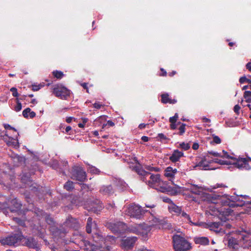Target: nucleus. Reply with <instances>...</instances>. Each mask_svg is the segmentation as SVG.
<instances>
[{
  "instance_id": "1",
  "label": "nucleus",
  "mask_w": 251,
  "mask_h": 251,
  "mask_svg": "<svg viewBox=\"0 0 251 251\" xmlns=\"http://www.w3.org/2000/svg\"><path fill=\"white\" fill-rule=\"evenodd\" d=\"M139 175L142 176L143 181H147V184L151 187H152L159 191L163 192L164 188L161 186L163 181L160 178L159 174H151L144 170L137 169L134 167Z\"/></svg>"
},
{
  "instance_id": "2",
  "label": "nucleus",
  "mask_w": 251,
  "mask_h": 251,
  "mask_svg": "<svg viewBox=\"0 0 251 251\" xmlns=\"http://www.w3.org/2000/svg\"><path fill=\"white\" fill-rule=\"evenodd\" d=\"M172 240L175 251H190L192 248V244L180 235H174Z\"/></svg>"
},
{
  "instance_id": "3",
  "label": "nucleus",
  "mask_w": 251,
  "mask_h": 251,
  "mask_svg": "<svg viewBox=\"0 0 251 251\" xmlns=\"http://www.w3.org/2000/svg\"><path fill=\"white\" fill-rule=\"evenodd\" d=\"M145 212L148 210H144L141 206L135 203L129 205L125 210L126 215L137 219H141Z\"/></svg>"
},
{
  "instance_id": "4",
  "label": "nucleus",
  "mask_w": 251,
  "mask_h": 251,
  "mask_svg": "<svg viewBox=\"0 0 251 251\" xmlns=\"http://www.w3.org/2000/svg\"><path fill=\"white\" fill-rule=\"evenodd\" d=\"M238 238L237 239L234 237L228 238V246L230 248L236 249L238 248V242L239 241L243 242L244 243L247 242L249 240V235L245 232L240 231L238 232Z\"/></svg>"
},
{
  "instance_id": "5",
  "label": "nucleus",
  "mask_w": 251,
  "mask_h": 251,
  "mask_svg": "<svg viewBox=\"0 0 251 251\" xmlns=\"http://www.w3.org/2000/svg\"><path fill=\"white\" fill-rule=\"evenodd\" d=\"M238 205V204H231V205H224L219 208L213 207L211 209L212 213L210 214L213 216H217L221 219L224 217L226 219V216L231 215L233 211L231 209V206L234 207Z\"/></svg>"
},
{
  "instance_id": "6",
  "label": "nucleus",
  "mask_w": 251,
  "mask_h": 251,
  "mask_svg": "<svg viewBox=\"0 0 251 251\" xmlns=\"http://www.w3.org/2000/svg\"><path fill=\"white\" fill-rule=\"evenodd\" d=\"M22 239V236L19 234H14L0 240L1 245L18 246Z\"/></svg>"
},
{
  "instance_id": "7",
  "label": "nucleus",
  "mask_w": 251,
  "mask_h": 251,
  "mask_svg": "<svg viewBox=\"0 0 251 251\" xmlns=\"http://www.w3.org/2000/svg\"><path fill=\"white\" fill-rule=\"evenodd\" d=\"M93 239L95 243H92L90 241H88L92 246L98 245L100 247H104L105 249L107 248V246H109L107 244V239H105L101 234V233L99 232H96L93 234ZM86 241L84 240L82 241V243L84 244V250H86L85 248H86L84 242ZM87 241V240H86Z\"/></svg>"
},
{
  "instance_id": "8",
  "label": "nucleus",
  "mask_w": 251,
  "mask_h": 251,
  "mask_svg": "<svg viewBox=\"0 0 251 251\" xmlns=\"http://www.w3.org/2000/svg\"><path fill=\"white\" fill-rule=\"evenodd\" d=\"M234 159H231L233 161H231V164L234 167L242 170H249L251 167L249 164V160L245 158L238 157L236 158L233 157Z\"/></svg>"
},
{
  "instance_id": "9",
  "label": "nucleus",
  "mask_w": 251,
  "mask_h": 251,
  "mask_svg": "<svg viewBox=\"0 0 251 251\" xmlns=\"http://www.w3.org/2000/svg\"><path fill=\"white\" fill-rule=\"evenodd\" d=\"M71 178L79 181H84L86 178V174L83 169L79 166L73 168Z\"/></svg>"
},
{
  "instance_id": "10",
  "label": "nucleus",
  "mask_w": 251,
  "mask_h": 251,
  "mask_svg": "<svg viewBox=\"0 0 251 251\" xmlns=\"http://www.w3.org/2000/svg\"><path fill=\"white\" fill-rule=\"evenodd\" d=\"M53 93L57 97L62 100H66L70 94V91L62 85L54 87Z\"/></svg>"
},
{
  "instance_id": "11",
  "label": "nucleus",
  "mask_w": 251,
  "mask_h": 251,
  "mask_svg": "<svg viewBox=\"0 0 251 251\" xmlns=\"http://www.w3.org/2000/svg\"><path fill=\"white\" fill-rule=\"evenodd\" d=\"M107 226L114 233L123 232L126 228V226L121 222H110Z\"/></svg>"
},
{
  "instance_id": "12",
  "label": "nucleus",
  "mask_w": 251,
  "mask_h": 251,
  "mask_svg": "<svg viewBox=\"0 0 251 251\" xmlns=\"http://www.w3.org/2000/svg\"><path fill=\"white\" fill-rule=\"evenodd\" d=\"M137 240L136 237H128L121 240V247L125 249L128 250L133 247Z\"/></svg>"
},
{
  "instance_id": "13",
  "label": "nucleus",
  "mask_w": 251,
  "mask_h": 251,
  "mask_svg": "<svg viewBox=\"0 0 251 251\" xmlns=\"http://www.w3.org/2000/svg\"><path fill=\"white\" fill-rule=\"evenodd\" d=\"M84 243L86 247L85 249L87 251H110L111 249L110 246H107V248L105 249L104 247H100L98 245L93 246L87 241H85Z\"/></svg>"
},
{
  "instance_id": "14",
  "label": "nucleus",
  "mask_w": 251,
  "mask_h": 251,
  "mask_svg": "<svg viewBox=\"0 0 251 251\" xmlns=\"http://www.w3.org/2000/svg\"><path fill=\"white\" fill-rule=\"evenodd\" d=\"M151 216L149 218V222L150 226H158L160 228V226L163 224L164 221L155 217L152 213Z\"/></svg>"
},
{
  "instance_id": "15",
  "label": "nucleus",
  "mask_w": 251,
  "mask_h": 251,
  "mask_svg": "<svg viewBox=\"0 0 251 251\" xmlns=\"http://www.w3.org/2000/svg\"><path fill=\"white\" fill-rule=\"evenodd\" d=\"M186 190L189 191L191 193L197 195H201L203 194V189L201 186L197 185H191L185 188Z\"/></svg>"
},
{
  "instance_id": "16",
  "label": "nucleus",
  "mask_w": 251,
  "mask_h": 251,
  "mask_svg": "<svg viewBox=\"0 0 251 251\" xmlns=\"http://www.w3.org/2000/svg\"><path fill=\"white\" fill-rule=\"evenodd\" d=\"M211 163V161L208 160L206 158L202 159V160L198 163V164L195 166V167H200L202 168V169L204 170H214L215 168L210 167L209 164Z\"/></svg>"
},
{
  "instance_id": "17",
  "label": "nucleus",
  "mask_w": 251,
  "mask_h": 251,
  "mask_svg": "<svg viewBox=\"0 0 251 251\" xmlns=\"http://www.w3.org/2000/svg\"><path fill=\"white\" fill-rule=\"evenodd\" d=\"M24 242V244L29 248L36 249L38 248L37 242L33 238H25Z\"/></svg>"
},
{
  "instance_id": "18",
  "label": "nucleus",
  "mask_w": 251,
  "mask_h": 251,
  "mask_svg": "<svg viewBox=\"0 0 251 251\" xmlns=\"http://www.w3.org/2000/svg\"><path fill=\"white\" fill-rule=\"evenodd\" d=\"M183 152L178 150H175L169 157V160L173 163H176L179 160L180 158L183 156Z\"/></svg>"
},
{
  "instance_id": "19",
  "label": "nucleus",
  "mask_w": 251,
  "mask_h": 251,
  "mask_svg": "<svg viewBox=\"0 0 251 251\" xmlns=\"http://www.w3.org/2000/svg\"><path fill=\"white\" fill-rule=\"evenodd\" d=\"M99 191L103 195L110 196L114 193L113 188L111 185L101 186Z\"/></svg>"
},
{
  "instance_id": "20",
  "label": "nucleus",
  "mask_w": 251,
  "mask_h": 251,
  "mask_svg": "<svg viewBox=\"0 0 251 251\" xmlns=\"http://www.w3.org/2000/svg\"><path fill=\"white\" fill-rule=\"evenodd\" d=\"M177 172V171L176 169H173L171 167H168L165 170L164 175L166 177L168 178L169 180H171L174 178Z\"/></svg>"
},
{
  "instance_id": "21",
  "label": "nucleus",
  "mask_w": 251,
  "mask_h": 251,
  "mask_svg": "<svg viewBox=\"0 0 251 251\" xmlns=\"http://www.w3.org/2000/svg\"><path fill=\"white\" fill-rule=\"evenodd\" d=\"M10 203L13 206V207L10 208V211L12 212H17L21 208L22 204L18 199L16 198L12 199Z\"/></svg>"
},
{
  "instance_id": "22",
  "label": "nucleus",
  "mask_w": 251,
  "mask_h": 251,
  "mask_svg": "<svg viewBox=\"0 0 251 251\" xmlns=\"http://www.w3.org/2000/svg\"><path fill=\"white\" fill-rule=\"evenodd\" d=\"M208 153L212 154V155L216 157H220L222 158H226L227 159H234L233 156H231L228 155V152L223 151L222 152H218L214 151H208Z\"/></svg>"
},
{
  "instance_id": "23",
  "label": "nucleus",
  "mask_w": 251,
  "mask_h": 251,
  "mask_svg": "<svg viewBox=\"0 0 251 251\" xmlns=\"http://www.w3.org/2000/svg\"><path fill=\"white\" fill-rule=\"evenodd\" d=\"M194 241L196 244L201 245H207L209 244V240L207 237L197 236L194 238Z\"/></svg>"
},
{
  "instance_id": "24",
  "label": "nucleus",
  "mask_w": 251,
  "mask_h": 251,
  "mask_svg": "<svg viewBox=\"0 0 251 251\" xmlns=\"http://www.w3.org/2000/svg\"><path fill=\"white\" fill-rule=\"evenodd\" d=\"M65 224L66 226H68L71 228H75L78 226V221L75 218L72 217H68L67 219Z\"/></svg>"
},
{
  "instance_id": "25",
  "label": "nucleus",
  "mask_w": 251,
  "mask_h": 251,
  "mask_svg": "<svg viewBox=\"0 0 251 251\" xmlns=\"http://www.w3.org/2000/svg\"><path fill=\"white\" fill-rule=\"evenodd\" d=\"M161 102L163 103H171L174 104L176 102V100L175 99H171L169 98V94L168 93L163 94L161 96Z\"/></svg>"
},
{
  "instance_id": "26",
  "label": "nucleus",
  "mask_w": 251,
  "mask_h": 251,
  "mask_svg": "<svg viewBox=\"0 0 251 251\" xmlns=\"http://www.w3.org/2000/svg\"><path fill=\"white\" fill-rule=\"evenodd\" d=\"M170 211L172 212L175 213L177 215H179L181 213V207L178 206L174 203H172L169 206Z\"/></svg>"
},
{
  "instance_id": "27",
  "label": "nucleus",
  "mask_w": 251,
  "mask_h": 251,
  "mask_svg": "<svg viewBox=\"0 0 251 251\" xmlns=\"http://www.w3.org/2000/svg\"><path fill=\"white\" fill-rule=\"evenodd\" d=\"M96 226V224L93 223L92 222V218L91 217H89L87 219V223L86 227V231L87 233H90L92 231V227H95Z\"/></svg>"
},
{
  "instance_id": "28",
  "label": "nucleus",
  "mask_w": 251,
  "mask_h": 251,
  "mask_svg": "<svg viewBox=\"0 0 251 251\" xmlns=\"http://www.w3.org/2000/svg\"><path fill=\"white\" fill-rule=\"evenodd\" d=\"M21 181L23 183L28 186H30L31 185V180L30 179V177L29 176V175L26 174H23L22 175Z\"/></svg>"
},
{
  "instance_id": "29",
  "label": "nucleus",
  "mask_w": 251,
  "mask_h": 251,
  "mask_svg": "<svg viewBox=\"0 0 251 251\" xmlns=\"http://www.w3.org/2000/svg\"><path fill=\"white\" fill-rule=\"evenodd\" d=\"M156 138L157 141H160L164 144L168 143L170 140V139L163 133H159Z\"/></svg>"
},
{
  "instance_id": "30",
  "label": "nucleus",
  "mask_w": 251,
  "mask_h": 251,
  "mask_svg": "<svg viewBox=\"0 0 251 251\" xmlns=\"http://www.w3.org/2000/svg\"><path fill=\"white\" fill-rule=\"evenodd\" d=\"M88 165L87 170L89 172L93 174L99 175L100 174V170L96 167L86 163Z\"/></svg>"
},
{
  "instance_id": "31",
  "label": "nucleus",
  "mask_w": 251,
  "mask_h": 251,
  "mask_svg": "<svg viewBox=\"0 0 251 251\" xmlns=\"http://www.w3.org/2000/svg\"><path fill=\"white\" fill-rule=\"evenodd\" d=\"M221 223L219 222H214L212 223L209 225V227L211 230H213L217 232H220L221 228H220V230L218 229L220 227Z\"/></svg>"
},
{
  "instance_id": "32",
  "label": "nucleus",
  "mask_w": 251,
  "mask_h": 251,
  "mask_svg": "<svg viewBox=\"0 0 251 251\" xmlns=\"http://www.w3.org/2000/svg\"><path fill=\"white\" fill-rule=\"evenodd\" d=\"M211 163L214 162L216 163H218L221 165H230L231 164V161H227V160H224L222 159H214L213 160H211Z\"/></svg>"
},
{
  "instance_id": "33",
  "label": "nucleus",
  "mask_w": 251,
  "mask_h": 251,
  "mask_svg": "<svg viewBox=\"0 0 251 251\" xmlns=\"http://www.w3.org/2000/svg\"><path fill=\"white\" fill-rule=\"evenodd\" d=\"M181 215V216L183 218H184L186 220H187L188 221V222L192 225H198V224L197 223H193L192 221H191V218L190 217V216L187 214L186 212H182L181 211V213L180 214Z\"/></svg>"
},
{
  "instance_id": "34",
  "label": "nucleus",
  "mask_w": 251,
  "mask_h": 251,
  "mask_svg": "<svg viewBox=\"0 0 251 251\" xmlns=\"http://www.w3.org/2000/svg\"><path fill=\"white\" fill-rule=\"evenodd\" d=\"M64 187L67 191L72 190L74 188L73 182L71 181H68L64 184Z\"/></svg>"
},
{
  "instance_id": "35",
  "label": "nucleus",
  "mask_w": 251,
  "mask_h": 251,
  "mask_svg": "<svg viewBox=\"0 0 251 251\" xmlns=\"http://www.w3.org/2000/svg\"><path fill=\"white\" fill-rule=\"evenodd\" d=\"M244 98L247 102H251V91H246L244 94Z\"/></svg>"
},
{
  "instance_id": "36",
  "label": "nucleus",
  "mask_w": 251,
  "mask_h": 251,
  "mask_svg": "<svg viewBox=\"0 0 251 251\" xmlns=\"http://www.w3.org/2000/svg\"><path fill=\"white\" fill-rule=\"evenodd\" d=\"M16 100H17V104L14 107V110L16 112H19L22 109V106L21 103L19 101V99L16 98Z\"/></svg>"
},
{
  "instance_id": "37",
  "label": "nucleus",
  "mask_w": 251,
  "mask_h": 251,
  "mask_svg": "<svg viewBox=\"0 0 251 251\" xmlns=\"http://www.w3.org/2000/svg\"><path fill=\"white\" fill-rule=\"evenodd\" d=\"M53 75L55 77L58 79H61L64 75L62 72L58 71H53Z\"/></svg>"
},
{
  "instance_id": "38",
  "label": "nucleus",
  "mask_w": 251,
  "mask_h": 251,
  "mask_svg": "<svg viewBox=\"0 0 251 251\" xmlns=\"http://www.w3.org/2000/svg\"><path fill=\"white\" fill-rule=\"evenodd\" d=\"M179 146L181 148L183 149L185 151L189 150L190 148V144L189 143H185L182 142L179 144Z\"/></svg>"
},
{
  "instance_id": "39",
  "label": "nucleus",
  "mask_w": 251,
  "mask_h": 251,
  "mask_svg": "<svg viewBox=\"0 0 251 251\" xmlns=\"http://www.w3.org/2000/svg\"><path fill=\"white\" fill-rule=\"evenodd\" d=\"M46 222L50 225L53 226L54 225L53 219L50 216L47 215L45 217Z\"/></svg>"
},
{
  "instance_id": "40",
  "label": "nucleus",
  "mask_w": 251,
  "mask_h": 251,
  "mask_svg": "<svg viewBox=\"0 0 251 251\" xmlns=\"http://www.w3.org/2000/svg\"><path fill=\"white\" fill-rule=\"evenodd\" d=\"M185 126H186V124H183V123L181 124L180 126V127L178 128V130H179L178 134L180 135H182L185 132Z\"/></svg>"
},
{
  "instance_id": "41",
  "label": "nucleus",
  "mask_w": 251,
  "mask_h": 251,
  "mask_svg": "<svg viewBox=\"0 0 251 251\" xmlns=\"http://www.w3.org/2000/svg\"><path fill=\"white\" fill-rule=\"evenodd\" d=\"M145 169L149 171H154V172H158L159 171V169L158 168L153 167L150 165H147L145 166Z\"/></svg>"
},
{
  "instance_id": "42",
  "label": "nucleus",
  "mask_w": 251,
  "mask_h": 251,
  "mask_svg": "<svg viewBox=\"0 0 251 251\" xmlns=\"http://www.w3.org/2000/svg\"><path fill=\"white\" fill-rule=\"evenodd\" d=\"M178 118V115L177 113H176L174 116L170 118L169 122L171 123H176Z\"/></svg>"
},
{
  "instance_id": "43",
  "label": "nucleus",
  "mask_w": 251,
  "mask_h": 251,
  "mask_svg": "<svg viewBox=\"0 0 251 251\" xmlns=\"http://www.w3.org/2000/svg\"><path fill=\"white\" fill-rule=\"evenodd\" d=\"M18 142L15 140H14L13 138H11V141H8L7 144L9 146H13L16 147L17 145Z\"/></svg>"
},
{
  "instance_id": "44",
  "label": "nucleus",
  "mask_w": 251,
  "mask_h": 251,
  "mask_svg": "<svg viewBox=\"0 0 251 251\" xmlns=\"http://www.w3.org/2000/svg\"><path fill=\"white\" fill-rule=\"evenodd\" d=\"M13 220L21 226H24L25 225L24 221L23 220H21L19 218H13Z\"/></svg>"
},
{
  "instance_id": "45",
  "label": "nucleus",
  "mask_w": 251,
  "mask_h": 251,
  "mask_svg": "<svg viewBox=\"0 0 251 251\" xmlns=\"http://www.w3.org/2000/svg\"><path fill=\"white\" fill-rule=\"evenodd\" d=\"M30 108H26V109L24 110L23 111V116L25 118H28L29 112H30Z\"/></svg>"
},
{
  "instance_id": "46",
  "label": "nucleus",
  "mask_w": 251,
  "mask_h": 251,
  "mask_svg": "<svg viewBox=\"0 0 251 251\" xmlns=\"http://www.w3.org/2000/svg\"><path fill=\"white\" fill-rule=\"evenodd\" d=\"M182 189H183V188L180 187H175L174 189H173V191H174L173 194L176 195L178 193H180L182 191Z\"/></svg>"
},
{
  "instance_id": "47",
  "label": "nucleus",
  "mask_w": 251,
  "mask_h": 251,
  "mask_svg": "<svg viewBox=\"0 0 251 251\" xmlns=\"http://www.w3.org/2000/svg\"><path fill=\"white\" fill-rule=\"evenodd\" d=\"M10 91L12 92V95L14 97H18L19 96V94L17 92V89L15 87H12L10 89Z\"/></svg>"
},
{
  "instance_id": "48",
  "label": "nucleus",
  "mask_w": 251,
  "mask_h": 251,
  "mask_svg": "<svg viewBox=\"0 0 251 251\" xmlns=\"http://www.w3.org/2000/svg\"><path fill=\"white\" fill-rule=\"evenodd\" d=\"M213 142L217 144H219L221 143V139L216 135H213Z\"/></svg>"
},
{
  "instance_id": "49",
  "label": "nucleus",
  "mask_w": 251,
  "mask_h": 251,
  "mask_svg": "<svg viewBox=\"0 0 251 251\" xmlns=\"http://www.w3.org/2000/svg\"><path fill=\"white\" fill-rule=\"evenodd\" d=\"M107 125L109 126H113L115 125V124L114 122H113L112 121L109 120L107 121L106 124H103L102 125V128H104V127H105Z\"/></svg>"
},
{
  "instance_id": "50",
  "label": "nucleus",
  "mask_w": 251,
  "mask_h": 251,
  "mask_svg": "<svg viewBox=\"0 0 251 251\" xmlns=\"http://www.w3.org/2000/svg\"><path fill=\"white\" fill-rule=\"evenodd\" d=\"M240 109V106L238 104L235 105L233 108L234 112L237 114H238L239 113Z\"/></svg>"
},
{
  "instance_id": "51",
  "label": "nucleus",
  "mask_w": 251,
  "mask_h": 251,
  "mask_svg": "<svg viewBox=\"0 0 251 251\" xmlns=\"http://www.w3.org/2000/svg\"><path fill=\"white\" fill-rule=\"evenodd\" d=\"M106 120V117L105 116H102L99 117L97 119L95 120L96 122H101L102 121H104Z\"/></svg>"
},
{
  "instance_id": "52",
  "label": "nucleus",
  "mask_w": 251,
  "mask_h": 251,
  "mask_svg": "<svg viewBox=\"0 0 251 251\" xmlns=\"http://www.w3.org/2000/svg\"><path fill=\"white\" fill-rule=\"evenodd\" d=\"M180 122H178L177 124L176 123H171L170 127L172 129H175L177 127V126L178 125L180 124Z\"/></svg>"
},
{
  "instance_id": "53",
  "label": "nucleus",
  "mask_w": 251,
  "mask_h": 251,
  "mask_svg": "<svg viewBox=\"0 0 251 251\" xmlns=\"http://www.w3.org/2000/svg\"><path fill=\"white\" fill-rule=\"evenodd\" d=\"M102 105L100 102H95V103L93 104L94 107L97 109H100Z\"/></svg>"
},
{
  "instance_id": "54",
  "label": "nucleus",
  "mask_w": 251,
  "mask_h": 251,
  "mask_svg": "<svg viewBox=\"0 0 251 251\" xmlns=\"http://www.w3.org/2000/svg\"><path fill=\"white\" fill-rule=\"evenodd\" d=\"M4 127L6 129H12V130H14L15 131H16V129L14 127H12L11 126H10L8 124H4Z\"/></svg>"
},
{
  "instance_id": "55",
  "label": "nucleus",
  "mask_w": 251,
  "mask_h": 251,
  "mask_svg": "<svg viewBox=\"0 0 251 251\" xmlns=\"http://www.w3.org/2000/svg\"><path fill=\"white\" fill-rule=\"evenodd\" d=\"M32 90L33 91H38L41 88V87L39 85H37L33 84L32 85Z\"/></svg>"
},
{
  "instance_id": "56",
  "label": "nucleus",
  "mask_w": 251,
  "mask_h": 251,
  "mask_svg": "<svg viewBox=\"0 0 251 251\" xmlns=\"http://www.w3.org/2000/svg\"><path fill=\"white\" fill-rule=\"evenodd\" d=\"M247 78L246 77V76H242V77H240L239 79V82L241 83H244L245 82H247Z\"/></svg>"
},
{
  "instance_id": "57",
  "label": "nucleus",
  "mask_w": 251,
  "mask_h": 251,
  "mask_svg": "<svg viewBox=\"0 0 251 251\" xmlns=\"http://www.w3.org/2000/svg\"><path fill=\"white\" fill-rule=\"evenodd\" d=\"M36 116V113L34 111H32L31 110L30 112H29V115L28 117H29L30 118H33Z\"/></svg>"
},
{
  "instance_id": "58",
  "label": "nucleus",
  "mask_w": 251,
  "mask_h": 251,
  "mask_svg": "<svg viewBox=\"0 0 251 251\" xmlns=\"http://www.w3.org/2000/svg\"><path fill=\"white\" fill-rule=\"evenodd\" d=\"M199 145L197 143H194L192 146V148L194 150L198 149Z\"/></svg>"
},
{
  "instance_id": "59",
  "label": "nucleus",
  "mask_w": 251,
  "mask_h": 251,
  "mask_svg": "<svg viewBox=\"0 0 251 251\" xmlns=\"http://www.w3.org/2000/svg\"><path fill=\"white\" fill-rule=\"evenodd\" d=\"M141 139L143 141L146 142H148L149 140V138L146 136H143L142 137Z\"/></svg>"
},
{
  "instance_id": "60",
  "label": "nucleus",
  "mask_w": 251,
  "mask_h": 251,
  "mask_svg": "<svg viewBox=\"0 0 251 251\" xmlns=\"http://www.w3.org/2000/svg\"><path fill=\"white\" fill-rule=\"evenodd\" d=\"M186 198L188 199H190V200L194 201H196V199L194 197L191 196L190 195H188L187 196H186Z\"/></svg>"
},
{
  "instance_id": "61",
  "label": "nucleus",
  "mask_w": 251,
  "mask_h": 251,
  "mask_svg": "<svg viewBox=\"0 0 251 251\" xmlns=\"http://www.w3.org/2000/svg\"><path fill=\"white\" fill-rule=\"evenodd\" d=\"M246 68L251 72V62H249L246 64Z\"/></svg>"
},
{
  "instance_id": "62",
  "label": "nucleus",
  "mask_w": 251,
  "mask_h": 251,
  "mask_svg": "<svg viewBox=\"0 0 251 251\" xmlns=\"http://www.w3.org/2000/svg\"><path fill=\"white\" fill-rule=\"evenodd\" d=\"M145 206L146 207L150 208H153L156 206V205L154 204H145Z\"/></svg>"
},
{
  "instance_id": "63",
  "label": "nucleus",
  "mask_w": 251,
  "mask_h": 251,
  "mask_svg": "<svg viewBox=\"0 0 251 251\" xmlns=\"http://www.w3.org/2000/svg\"><path fill=\"white\" fill-rule=\"evenodd\" d=\"M62 164L63 167L65 168L64 169H67L68 168V162L66 161H64L62 162Z\"/></svg>"
},
{
  "instance_id": "64",
  "label": "nucleus",
  "mask_w": 251,
  "mask_h": 251,
  "mask_svg": "<svg viewBox=\"0 0 251 251\" xmlns=\"http://www.w3.org/2000/svg\"><path fill=\"white\" fill-rule=\"evenodd\" d=\"M146 124H140L139 125V126L138 127L142 129H144V128H145L146 126Z\"/></svg>"
}]
</instances>
